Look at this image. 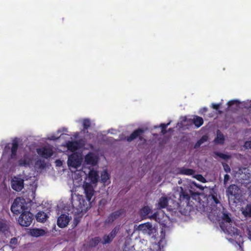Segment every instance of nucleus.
<instances>
[{
	"label": "nucleus",
	"instance_id": "obj_1",
	"mask_svg": "<svg viewBox=\"0 0 251 251\" xmlns=\"http://www.w3.org/2000/svg\"><path fill=\"white\" fill-rule=\"evenodd\" d=\"M33 219V215L29 211L23 212L18 219V222L20 226L24 227L29 226Z\"/></svg>",
	"mask_w": 251,
	"mask_h": 251
},
{
	"label": "nucleus",
	"instance_id": "obj_2",
	"mask_svg": "<svg viewBox=\"0 0 251 251\" xmlns=\"http://www.w3.org/2000/svg\"><path fill=\"white\" fill-rule=\"evenodd\" d=\"M226 195L236 203V200L239 201L241 198L240 189L237 185L231 184L226 190Z\"/></svg>",
	"mask_w": 251,
	"mask_h": 251
},
{
	"label": "nucleus",
	"instance_id": "obj_3",
	"mask_svg": "<svg viewBox=\"0 0 251 251\" xmlns=\"http://www.w3.org/2000/svg\"><path fill=\"white\" fill-rule=\"evenodd\" d=\"M11 211L13 214L16 215L25 211V206L20 198H17L14 200L11 206Z\"/></svg>",
	"mask_w": 251,
	"mask_h": 251
},
{
	"label": "nucleus",
	"instance_id": "obj_4",
	"mask_svg": "<svg viewBox=\"0 0 251 251\" xmlns=\"http://www.w3.org/2000/svg\"><path fill=\"white\" fill-rule=\"evenodd\" d=\"M144 132L145 131L144 129L142 128H138L134 130L129 136L126 137V141L128 142H130L134 139L138 138L140 141H144L145 142L146 141V140L142 136V134L144 133Z\"/></svg>",
	"mask_w": 251,
	"mask_h": 251
},
{
	"label": "nucleus",
	"instance_id": "obj_5",
	"mask_svg": "<svg viewBox=\"0 0 251 251\" xmlns=\"http://www.w3.org/2000/svg\"><path fill=\"white\" fill-rule=\"evenodd\" d=\"M37 152L42 157L48 159L52 156L53 149L51 147H43L37 149Z\"/></svg>",
	"mask_w": 251,
	"mask_h": 251
},
{
	"label": "nucleus",
	"instance_id": "obj_6",
	"mask_svg": "<svg viewBox=\"0 0 251 251\" xmlns=\"http://www.w3.org/2000/svg\"><path fill=\"white\" fill-rule=\"evenodd\" d=\"M231 225H227L225 226V228H221V229L225 233L232 238H236L238 236L240 235V231L236 227L232 226Z\"/></svg>",
	"mask_w": 251,
	"mask_h": 251
},
{
	"label": "nucleus",
	"instance_id": "obj_7",
	"mask_svg": "<svg viewBox=\"0 0 251 251\" xmlns=\"http://www.w3.org/2000/svg\"><path fill=\"white\" fill-rule=\"evenodd\" d=\"M126 213V210L124 208H121L116 210L111 214H110L106 219L105 223L107 224L112 223L114 221L124 215Z\"/></svg>",
	"mask_w": 251,
	"mask_h": 251
},
{
	"label": "nucleus",
	"instance_id": "obj_8",
	"mask_svg": "<svg viewBox=\"0 0 251 251\" xmlns=\"http://www.w3.org/2000/svg\"><path fill=\"white\" fill-rule=\"evenodd\" d=\"M67 163L69 167L77 169L81 165V161L78 155L75 153L69 156Z\"/></svg>",
	"mask_w": 251,
	"mask_h": 251
},
{
	"label": "nucleus",
	"instance_id": "obj_9",
	"mask_svg": "<svg viewBox=\"0 0 251 251\" xmlns=\"http://www.w3.org/2000/svg\"><path fill=\"white\" fill-rule=\"evenodd\" d=\"M83 187L86 199L89 202H90L91 199L94 194V189L93 186L88 183H85Z\"/></svg>",
	"mask_w": 251,
	"mask_h": 251
},
{
	"label": "nucleus",
	"instance_id": "obj_10",
	"mask_svg": "<svg viewBox=\"0 0 251 251\" xmlns=\"http://www.w3.org/2000/svg\"><path fill=\"white\" fill-rule=\"evenodd\" d=\"M190 199V196L185 191H184L182 188H181V191L179 193V198L178 201L180 202V203H181L182 206H188L189 203Z\"/></svg>",
	"mask_w": 251,
	"mask_h": 251
},
{
	"label": "nucleus",
	"instance_id": "obj_11",
	"mask_svg": "<svg viewBox=\"0 0 251 251\" xmlns=\"http://www.w3.org/2000/svg\"><path fill=\"white\" fill-rule=\"evenodd\" d=\"M70 221V218L68 215L66 214H61L57 219V226L60 228L66 227Z\"/></svg>",
	"mask_w": 251,
	"mask_h": 251
},
{
	"label": "nucleus",
	"instance_id": "obj_12",
	"mask_svg": "<svg viewBox=\"0 0 251 251\" xmlns=\"http://www.w3.org/2000/svg\"><path fill=\"white\" fill-rule=\"evenodd\" d=\"M11 187L16 191H21L24 188V180L21 178L13 179L11 182Z\"/></svg>",
	"mask_w": 251,
	"mask_h": 251
},
{
	"label": "nucleus",
	"instance_id": "obj_13",
	"mask_svg": "<svg viewBox=\"0 0 251 251\" xmlns=\"http://www.w3.org/2000/svg\"><path fill=\"white\" fill-rule=\"evenodd\" d=\"M169 206L168 207V209L172 212H176L180 209V207L182 206V204L180 201H176L171 199H169Z\"/></svg>",
	"mask_w": 251,
	"mask_h": 251
},
{
	"label": "nucleus",
	"instance_id": "obj_14",
	"mask_svg": "<svg viewBox=\"0 0 251 251\" xmlns=\"http://www.w3.org/2000/svg\"><path fill=\"white\" fill-rule=\"evenodd\" d=\"M232 224L231 218L227 213L224 212L222 216V221L220 223L221 228H225V226L227 225Z\"/></svg>",
	"mask_w": 251,
	"mask_h": 251
},
{
	"label": "nucleus",
	"instance_id": "obj_15",
	"mask_svg": "<svg viewBox=\"0 0 251 251\" xmlns=\"http://www.w3.org/2000/svg\"><path fill=\"white\" fill-rule=\"evenodd\" d=\"M85 161L87 164L94 166L97 163V159L93 153L89 152L85 156Z\"/></svg>",
	"mask_w": 251,
	"mask_h": 251
},
{
	"label": "nucleus",
	"instance_id": "obj_16",
	"mask_svg": "<svg viewBox=\"0 0 251 251\" xmlns=\"http://www.w3.org/2000/svg\"><path fill=\"white\" fill-rule=\"evenodd\" d=\"M240 211L244 218H251V203H248L245 206L241 207Z\"/></svg>",
	"mask_w": 251,
	"mask_h": 251
},
{
	"label": "nucleus",
	"instance_id": "obj_17",
	"mask_svg": "<svg viewBox=\"0 0 251 251\" xmlns=\"http://www.w3.org/2000/svg\"><path fill=\"white\" fill-rule=\"evenodd\" d=\"M169 199L166 197H161L159 198L158 202L157 204V208L161 209L165 208L168 209L169 204Z\"/></svg>",
	"mask_w": 251,
	"mask_h": 251
},
{
	"label": "nucleus",
	"instance_id": "obj_18",
	"mask_svg": "<svg viewBox=\"0 0 251 251\" xmlns=\"http://www.w3.org/2000/svg\"><path fill=\"white\" fill-rule=\"evenodd\" d=\"M66 147L71 151L74 152L79 148V143L76 141H68L66 143Z\"/></svg>",
	"mask_w": 251,
	"mask_h": 251
},
{
	"label": "nucleus",
	"instance_id": "obj_19",
	"mask_svg": "<svg viewBox=\"0 0 251 251\" xmlns=\"http://www.w3.org/2000/svg\"><path fill=\"white\" fill-rule=\"evenodd\" d=\"M19 147L18 142L17 140H14L12 143V147L11 149V153L10 157L11 159H14L17 155V152Z\"/></svg>",
	"mask_w": 251,
	"mask_h": 251
},
{
	"label": "nucleus",
	"instance_id": "obj_20",
	"mask_svg": "<svg viewBox=\"0 0 251 251\" xmlns=\"http://www.w3.org/2000/svg\"><path fill=\"white\" fill-rule=\"evenodd\" d=\"M88 178L92 183H95L98 182L99 174L97 171L91 170L88 174Z\"/></svg>",
	"mask_w": 251,
	"mask_h": 251
},
{
	"label": "nucleus",
	"instance_id": "obj_21",
	"mask_svg": "<svg viewBox=\"0 0 251 251\" xmlns=\"http://www.w3.org/2000/svg\"><path fill=\"white\" fill-rule=\"evenodd\" d=\"M45 231L41 228H33L31 230L30 234L32 236L38 237L45 234Z\"/></svg>",
	"mask_w": 251,
	"mask_h": 251
},
{
	"label": "nucleus",
	"instance_id": "obj_22",
	"mask_svg": "<svg viewBox=\"0 0 251 251\" xmlns=\"http://www.w3.org/2000/svg\"><path fill=\"white\" fill-rule=\"evenodd\" d=\"M48 218L47 214L43 211H39L36 215V218L38 222L44 223Z\"/></svg>",
	"mask_w": 251,
	"mask_h": 251
},
{
	"label": "nucleus",
	"instance_id": "obj_23",
	"mask_svg": "<svg viewBox=\"0 0 251 251\" xmlns=\"http://www.w3.org/2000/svg\"><path fill=\"white\" fill-rule=\"evenodd\" d=\"M178 173L181 175L191 176L195 173V171L192 169L181 167L178 169Z\"/></svg>",
	"mask_w": 251,
	"mask_h": 251
},
{
	"label": "nucleus",
	"instance_id": "obj_24",
	"mask_svg": "<svg viewBox=\"0 0 251 251\" xmlns=\"http://www.w3.org/2000/svg\"><path fill=\"white\" fill-rule=\"evenodd\" d=\"M225 141V137L223 133L219 130L217 131V136L214 139V142L217 144H223Z\"/></svg>",
	"mask_w": 251,
	"mask_h": 251
},
{
	"label": "nucleus",
	"instance_id": "obj_25",
	"mask_svg": "<svg viewBox=\"0 0 251 251\" xmlns=\"http://www.w3.org/2000/svg\"><path fill=\"white\" fill-rule=\"evenodd\" d=\"M192 121L195 126L198 128L201 126L203 124V120L202 118L197 115L194 116Z\"/></svg>",
	"mask_w": 251,
	"mask_h": 251
},
{
	"label": "nucleus",
	"instance_id": "obj_26",
	"mask_svg": "<svg viewBox=\"0 0 251 251\" xmlns=\"http://www.w3.org/2000/svg\"><path fill=\"white\" fill-rule=\"evenodd\" d=\"M149 228H151V224L148 222L143 224H141L139 226V229L142 231L143 233H145Z\"/></svg>",
	"mask_w": 251,
	"mask_h": 251
},
{
	"label": "nucleus",
	"instance_id": "obj_27",
	"mask_svg": "<svg viewBox=\"0 0 251 251\" xmlns=\"http://www.w3.org/2000/svg\"><path fill=\"white\" fill-rule=\"evenodd\" d=\"M100 238L99 237L93 238L89 241V245L91 247H95L100 242Z\"/></svg>",
	"mask_w": 251,
	"mask_h": 251
},
{
	"label": "nucleus",
	"instance_id": "obj_28",
	"mask_svg": "<svg viewBox=\"0 0 251 251\" xmlns=\"http://www.w3.org/2000/svg\"><path fill=\"white\" fill-rule=\"evenodd\" d=\"M83 131L84 133H88L87 129L91 126V122L89 119H84L83 121Z\"/></svg>",
	"mask_w": 251,
	"mask_h": 251
},
{
	"label": "nucleus",
	"instance_id": "obj_29",
	"mask_svg": "<svg viewBox=\"0 0 251 251\" xmlns=\"http://www.w3.org/2000/svg\"><path fill=\"white\" fill-rule=\"evenodd\" d=\"M109 179V175L107 171H103L101 173L100 180L102 182L105 183Z\"/></svg>",
	"mask_w": 251,
	"mask_h": 251
},
{
	"label": "nucleus",
	"instance_id": "obj_30",
	"mask_svg": "<svg viewBox=\"0 0 251 251\" xmlns=\"http://www.w3.org/2000/svg\"><path fill=\"white\" fill-rule=\"evenodd\" d=\"M19 164L21 166H27L30 164V160L27 158H22L19 160Z\"/></svg>",
	"mask_w": 251,
	"mask_h": 251
},
{
	"label": "nucleus",
	"instance_id": "obj_31",
	"mask_svg": "<svg viewBox=\"0 0 251 251\" xmlns=\"http://www.w3.org/2000/svg\"><path fill=\"white\" fill-rule=\"evenodd\" d=\"M151 211V209L148 206H144L141 210L140 213L141 214L146 216L148 215Z\"/></svg>",
	"mask_w": 251,
	"mask_h": 251
},
{
	"label": "nucleus",
	"instance_id": "obj_32",
	"mask_svg": "<svg viewBox=\"0 0 251 251\" xmlns=\"http://www.w3.org/2000/svg\"><path fill=\"white\" fill-rule=\"evenodd\" d=\"M103 240L102 241V243L104 245L106 244L110 243L113 240V239L111 238L110 236L108 235H104L103 236Z\"/></svg>",
	"mask_w": 251,
	"mask_h": 251
},
{
	"label": "nucleus",
	"instance_id": "obj_33",
	"mask_svg": "<svg viewBox=\"0 0 251 251\" xmlns=\"http://www.w3.org/2000/svg\"><path fill=\"white\" fill-rule=\"evenodd\" d=\"M119 231V227L118 226H115L109 234V236H110L111 238L114 239V238L116 237Z\"/></svg>",
	"mask_w": 251,
	"mask_h": 251
},
{
	"label": "nucleus",
	"instance_id": "obj_34",
	"mask_svg": "<svg viewBox=\"0 0 251 251\" xmlns=\"http://www.w3.org/2000/svg\"><path fill=\"white\" fill-rule=\"evenodd\" d=\"M119 231V227L118 226H115L109 234V236H110L111 238L114 239V238L116 237Z\"/></svg>",
	"mask_w": 251,
	"mask_h": 251
},
{
	"label": "nucleus",
	"instance_id": "obj_35",
	"mask_svg": "<svg viewBox=\"0 0 251 251\" xmlns=\"http://www.w3.org/2000/svg\"><path fill=\"white\" fill-rule=\"evenodd\" d=\"M8 229V226L7 224L2 221H0V231L5 232Z\"/></svg>",
	"mask_w": 251,
	"mask_h": 251
},
{
	"label": "nucleus",
	"instance_id": "obj_36",
	"mask_svg": "<svg viewBox=\"0 0 251 251\" xmlns=\"http://www.w3.org/2000/svg\"><path fill=\"white\" fill-rule=\"evenodd\" d=\"M215 154L219 156V157L223 159H225V160H226V159H229L230 158V156L227 155V154H225V153H221V152H215Z\"/></svg>",
	"mask_w": 251,
	"mask_h": 251
},
{
	"label": "nucleus",
	"instance_id": "obj_37",
	"mask_svg": "<svg viewBox=\"0 0 251 251\" xmlns=\"http://www.w3.org/2000/svg\"><path fill=\"white\" fill-rule=\"evenodd\" d=\"M170 123H168L167 124H161L160 125V127L161 128V133L163 134H165L167 133V131L166 130L167 127L169 126Z\"/></svg>",
	"mask_w": 251,
	"mask_h": 251
},
{
	"label": "nucleus",
	"instance_id": "obj_38",
	"mask_svg": "<svg viewBox=\"0 0 251 251\" xmlns=\"http://www.w3.org/2000/svg\"><path fill=\"white\" fill-rule=\"evenodd\" d=\"M79 222L80 218L79 217H75L73 221V223L72 225L73 228H75V227H76Z\"/></svg>",
	"mask_w": 251,
	"mask_h": 251
},
{
	"label": "nucleus",
	"instance_id": "obj_39",
	"mask_svg": "<svg viewBox=\"0 0 251 251\" xmlns=\"http://www.w3.org/2000/svg\"><path fill=\"white\" fill-rule=\"evenodd\" d=\"M222 165H223L224 169L226 173H228L230 172L231 169L228 164H227L226 163H223Z\"/></svg>",
	"mask_w": 251,
	"mask_h": 251
},
{
	"label": "nucleus",
	"instance_id": "obj_40",
	"mask_svg": "<svg viewBox=\"0 0 251 251\" xmlns=\"http://www.w3.org/2000/svg\"><path fill=\"white\" fill-rule=\"evenodd\" d=\"M155 232H156V229L151 225V228H149V230H148L145 233H147L149 235H151L152 234H153V233Z\"/></svg>",
	"mask_w": 251,
	"mask_h": 251
},
{
	"label": "nucleus",
	"instance_id": "obj_41",
	"mask_svg": "<svg viewBox=\"0 0 251 251\" xmlns=\"http://www.w3.org/2000/svg\"><path fill=\"white\" fill-rule=\"evenodd\" d=\"M240 102L237 100H230L227 102L228 107H229L235 104H239Z\"/></svg>",
	"mask_w": 251,
	"mask_h": 251
},
{
	"label": "nucleus",
	"instance_id": "obj_42",
	"mask_svg": "<svg viewBox=\"0 0 251 251\" xmlns=\"http://www.w3.org/2000/svg\"><path fill=\"white\" fill-rule=\"evenodd\" d=\"M244 147L246 149H251V141H246L244 143Z\"/></svg>",
	"mask_w": 251,
	"mask_h": 251
},
{
	"label": "nucleus",
	"instance_id": "obj_43",
	"mask_svg": "<svg viewBox=\"0 0 251 251\" xmlns=\"http://www.w3.org/2000/svg\"><path fill=\"white\" fill-rule=\"evenodd\" d=\"M196 178L198 180H199V181H201L202 182H205L206 181V180L204 178V177L202 175H198L197 176Z\"/></svg>",
	"mask_w": 251,
	"mask_h": 251
},
{
	"label": "nucleus",
	"instance_id": "obj_44",
	"mask_svg": "<svg viewBox=\"0 0 251 251\" xmlns=\"http://www.w3.org/2000/svg\"><path fill=\"white\" fill-rule=\"evenodd\" d=\"M221 106V103H212L211 107L215 110H218Z\"/></svg>",
	"mask_w": 251,
	"mask_h": 251
},
{
	"label": "nucleus",
	"instance_id": "obj_45",
	"mask_svg": "<svg viewBox=\"0 0 251 251\" xmlns=\"http://www.w3.org/2000/svg\"><path fill=\"white\" fill-rule=\"evenodd\" d=\"M230 176L226 174L224 176V185H226L228 180H229Z\"/></svg>",
	"mask_w": 251,
	"mask_h": 251
},
{
	"label": "nucleus",
	"instance_id": "obj_46",
	"mask_svg": "<svg viewBox=\"0 0 251 251\" xmlns=\"http://www.w3.org/2000/svg\"><path fill=\"white\" fill-rule=\"evenodd\" d=\"M18 243V240L15 237H13L12 238L10 241V243L11 244V245H16Z\"/></svg>",
	"mask_w": 251,
	"mask_h": 251
},
{
	"label": "nucleus",
	"instance_id": "obj_47",
	"mask_svg": "<svg viewBox=\"0 0 251 251\" xmlns=\"http://www.w3.org/2000/svg\"><path fill=\"white\" fill-rule=\"evenodd\" d=\"M202 142H201V140H199L194 145V148L195 149H197L199 147H200V146L202 144Z\"/></svg>",
	"mask_w": 251,
	"mask_h": 251
},
{
	"label": "nucleus",
	"instance_id": "obj_48",
	"mask_svg": "<svg viewBox=\"0 0 251 251\" xmlns=\"http://www.w3.org/2000/svg\"><path fill=\"white\" fill-rule=\"evenodd\" d=\"M207 139V137L206 136H203L200 139V140L201 141V142H202V143L203 144L205 141H206Z\"/></svg>",
	"mask_w": 251,
	"mask_h": 251
},
{
	"label": "nucleus",
	"instance_id": "obj_49",
	"mask_svg": "<svg viewBox=\"0 0 251 251\" xmlns=\"http://www.w3.org/2000/svg\"><path fill=\"white\" fill-rule=\"evenodd\" d=\"M247 234L249 239L251 240V230H249Z\"/></svg>",
	"mask_w": 251,
	"mask_h": 251
},
{
	"label": "nucleus",
	"instance_id": "obj_50",
	"mask_svg": "<svg viewBox=\"0 0 251 251\" xmlns=\"http://www.w3.org/2000/svg\"><path fill=\"white\" fill-rule=\"evenodd\" d=\"M213 198L214 199V201L216 203H218L219 202V200L217 199V198L215 197H213Z\"/></svg>",
	"mask_w": 251,
	"mask_h": 251
},
{
	"label": "nucleus",
	"instance_id": "obj_51",
	"mask_svg": "<svg viewBox=\"0 0 251 251\" xmlns=\"http://www.w3.org/2000/svg\"><path fill=\"white\" fill-rule=\"evenodd\" d=\"M202 111H203V112H206V111H207V108H205V107L203 108L202 109Z\"/></svg>",
	"mask_w": 251,
	"mask_h": 251
},
{
	"label": "nucleus",
	"instance_id": "obj_52",
	"mask_svg": "<svg viewBox=\"0 0 251 251\" xmlns=\"http://www.w3.org/2000/svg\"><path fill=\"white\" fill-rule=\"evenodd\" d=\"M51 139H53V140L54 139L53 138V136H52V137H51Z\"/></svg>",
	"mask_w": 251,
	"mask_h": 251
},
{
	"label": "nucleus",
	"instance_id": "obj_53",
	"mask_svg": "<svg viewBox=\"0 0 251 251\" xmlns=\"http://www.w3.org/2000/svg\"><path fill=\"white\" fill-rule=\"evenodd\" d=\"M58 162H60V161H59V160H57V161H56V162H57V163H58Z\"/></svg>",
	"mask_w": 251,
	"mask_h": 251
},
{
	"label": "nucleus",
	"instance_id": "obj_54",
	"mask_svg": "<svg viewBox=\"0 0 251 251\" xmlns=\"http://www.w3.org/2000/svg\"><path fill=\"white\" fill-rule=\"evenodd\" d=\"M219 112L220 113H222V111H219Z\"/></svg>",
	"mask_w": 251,
	"mask_h": 251
}]
</instances>
